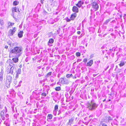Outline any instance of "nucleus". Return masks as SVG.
Returning a JSON list of instances; mask_svg holds the SVG:
<instances>
[{
  "mask_svg": "<svg viewBox=\"0 0 126 126\" xmlns=\"http://www.w3.org/2000/svg\"><path fill=\"white\" fill-rule=\"evenodd\" d=\"M23 49L21 47H16L12 49L10 54L11 55H14L17 57L20 56L22 53Z\"/></svg>",
  "mask_w": 126,
  "mask_h": 126,
  "instance_id": "obj_1",
  "label": "nucleus"
},
{
  "mask_svg": "<svg viewBox=\"0 0 126 126\" xmlns=\"http://www.w3.org/2000/svg\"><path fill=\"white\" fill-rule=\"evenodd\" d=\"M86 106V108L90 110H95L97 106V105L94 102L93 100H92L90 102H89L87 103Z\"/></svg>",
  "mask_w": 126,
  "mask_h": 126,
  "instance_id": "obj_2",
  "label": "nucleus"
},
{
  "mask_svg": "<svg viewBox=\"0 0 126 126\" xmlns=\"http://www.w3.org/2000/svg\"><path fill=\"white\" fill-rule=\"evenodd\" d=\"M12 76L9 74H7L6 75L5 84L7 88H9L10 87L12 79Z\"/></svg>",
  "mask_w": 126,
  "mask_h": 126,
  "instance_id": "obj_3",
  "label": "nucleus"
},
{
  "mask_svg": "<svg viewBox=\"0 0 126 126\" xmlns=\"http://www.w3.org/2000/svg\"><path fill=\"white\" fill-rule=\"evenodd\" d=\"M8 62H9V65L11 67V69L12 70L13 72H14L16 71V65L13 63L12 60L10 59L9 60Z\"/></svg>",
  "mask_w": 126,
  "mask_h": 126,
  "instance_id": "obj_4",
  "label": "nucleus"
},
{
  "mask_svg": "<svg viewBox=\"0 0 126 126\" xmlns=\"http://www.w3.org/2000/svg\"><path fill=\"white\" fill-rule=\"evenodd\" d=\"M92 6L95 11H97L98 9V4L96 2H94L91 3Z\"/></svg>",
  "mask_w": 126,
  "mask_h": 126,
  "instance_id": "obj_5",
  "label": "nucleus"
},
{
  "mask_svg": "<svg viewBox=\"0 0 126 126\" xmlns=\"http://www.w3.org/2000/svg\"><path fill=\"white\" fill-rule=\"evenodd\" d=\"M16 31V28L14 27L13 29H10L8 32V35L9 36H12Z\"/></svg>",
  "mask_w": 126,
  "mask_h": 126,
  "instance_id": "obj_6",
  "label": "nucleus"
},
{
  "mask_svg": "<svg viewBox=\"0 0 126 126\" xmlns=\"http://www.w3.org/2000/svg\"><path fill=\"white\" fill-rule=\"evenodd\" d=\"M4 71L2 69H1V71L0 72V81L2 82L3 79Z\"/></svg>",
  "mask_w": 126,
  "mask_h": 126,
  "instance_id": "obj_7",
  "label": "nucleus"
},
{
  "mask_svg": "<svg viewBox=\"0 0 126 126\" xmlns=\"http://www.w3.org/2000/svg\"><path fill=\"white\" fill-rule=\"evenodd\" d=\"M84 4V2L82 1H79L78 2V3L76 4V5L79 8L81 7L82 5Z\"/></svg>",
  "mask_w": 126,
  "mask_h": 126,
  "instance_id": "obj_8",
  "label": "nucleus"
},
{
  "mask_svg": "<svg viewBox=\"0 0 126 126\" xmlns=\"http://www.w3.org/2000/svg\"><path fill=\"white\" fill-rule=\"evenodd\" d=\"M7 74H9V75H13L14 73V72L12 71L10 68H9L7 69Z\"/></svg>",
  "mask_w": 126,
  "mask_h": 126,
  "instance_id": "obj_9",
  "label": "nucleus"
},
{
  "mask_svg": "<svg viewBox=\"0 0 126 126\" xmlns=\"http://www.w3.org/2000/svg\"><path fill=\"white\" fill-rule=\"evenodd\" d=\"M15 58H13L12 59V61L14 63H16L18 62V58L19 57H17V56H15Z\"/></svg>",
  "mask_w": 126,
  "mask_h": 126,
  "instance_id": "obj_10",
  "label": "nucleus"
},
{
  "mask_svg": "<svg viewBox=\"0 0 126 126\" xmlns=\"http://www.w3.org/2000/svg\"><path fill=\"white\" fill-rule=\"evenodd\" d=\"M72 11L74 12L77 13L78 12L79 9L76 6H74L73 7Z\"/></svg>",
  "mask_w": 126,
  "mask_h": 126,
  "instance_id": "obj_11",
  "label": "nucleus"
},
{
  "mask_svg": "<svg viewBox=\"0 0 126 126\" xmlns=\"http://www.w3.org/2000/svg\"><path fill=\"white\" fill-rule=\"evenodd\" d=\"M64 78H61L59 80V82L57 83V84H59V83H60L62 84H63Z\"/></svg>",
  "mask_w": 126,
  "mask_h": 126,
  "instance_id": "obj_12",
  "label": "nucleus"
},
{
  "mask_svg": "<svg viewBox=\"0 0 126 126\" xmlns=\"http://www.w3.org/2000/svg\"><path fill=\"white\" fill-rule=\"evenodd\" d=\"M93 63V61L92 60H90L89 62H88L87 64V66H90L92 65Z\"/></svg>",
  "mask_w": 126,
  "mask_h": 126,
  "instance_id": "obj_13",
  "label": "nucleus"
},
{
  "mask_svg": "<svg viewBox=\"0 0 126 126\" xmlns=\"http://www.w3.org/2000/svg\"><path fill=\"white\" fill-rule=\"evenodd\" d=\"M23 33V32L22 31H20L18 33V35L19 38H21L22 37Z\"/></svg>",
  "mask_w": 126,
  "mask_h": 126,
  "instance_id": "obj_14",
  "label": "nucleus"
},
{
  "mask_svg": "<svg viewBox=\"0 0 126 126\" xmlns=\"http://www.w3.org/2000/svg\"><path fill=\"white\" fill-rule=\"evenodd\" d=\"M77 14H74L71 15V16L70 17L71 19L72 20L74 19L75 18Z\"/></svg>",
  "mask_w": 126,
  "mask_h": 126,
  "instance_id": "obj_15",
  "label": "nucleus"
},
{
  "mask_svg": "<svg viewBox=\"0 0 126 126\" xmlns=\"http://www.w3.org/2000/svg\"><path fill=\"white\" fill-rule=\"evenodd\" d=\"M69 83V81L66 78H64L63 84H68Z\"/></svg>",
  "mask_w": 126,
  "mask_h": 126,
  "instance_id": "obj_16",
  "label": "nucleus"
},
{
  "mask_svg": "<svg viewBox=\"0 0 126 126\" xmlns=\"http://www.w3.org/2000/svg\"><path fill=\"white\" fill-rule=\"evenodd\" d=\"M73 119L72 118H71L69 120V122L67 124L71 126V124L73 123Z\"/></svg>",
  "mask_w": 126,
  "mask_h": 126,
  "instance_id": "obj_17",
  "label": "nucleus"
},
{
  "mask_svg": "<svg viewBox=\"0 0 126 126\" xmlns=\"http://www.w3.org/2000/svg\"><path fill=\"white\" fill-rule=\"evenodd\" d=\"M52 115L50 114H48L47 116V118L49 119H52Z\"/></svg>",
  "mask_w": 126,
  "mask_h": 126,
  "instance_id": "obj_18",
  "label": "nucleus"
},
{
  "mask_svg": "<svg viewBox=\"0 0 126 126\" xmlns=\"http://www.w3.org/2000/svg\"><path fill=\"white\" fill-rule=\"evenodd\" d=\"M125 62H124L121 61L120 62V63L119 64V66L120 67L123 66L125 64Z\"/></svg>",
  "mask_w": 126,
  "mask_h": 126,
  "instance_id": "obj_19",
  "label": "nucleus"
},
{
  "mask_svg": "<svg viewBox=\"0 0 126 126\" xmlns=\"http://www.w3.org/2000/svg\"><path fill=\"white\" fill-rule=\"evenodd\" d=\"M12 12L14 13V12H17V8L16 7L13 8H12Z\"/></svg>",
  "mask_w": 126,
  "mask_h": 126,
  "instance_id": "obj_20",
  "label": "nucleus"
},
{
  "mask_svg": "<svg viewBox=\"0 0 126 126\" xmlns=\"http://www.w3.org/2000/svg\"><path fill=\"white\" fill-rule=\"evenodd\" d=\"M17 74H20L21 73V70L20 68H19L17 71Z\"/></svg>",
  "mask_w": 126,
  "mask_h": 126,
  "instance_id": "obj_21",
  "label": "nucleus"
},
{
  "mask_svg": "<svg viewBox=\"0 0 126 126\" xmlns=\"http://www.w3.org/2000/svg\"><path fill=\"white\" fill-rule=\"evenodd\" d=\"M54 42V39H50L48 41V43L50 44H52Z\"/></svg>",
  "mask_w": 126,
  "mask_h": 126,
  "instance_id": "obj_22",
  "label": "nucleus"
},
{
  "mask_svg": "<svg viewBox=\"0 0 126 126\" xmlns=\"http://www.w3.org/2000/svg\"><path fill=\"white\" fill-rule=\"evenodd\" d=\"M73 76L72 74H67L66 76V77L67 78H69Z\"/></svg>",
  "mask_w": 126,
  "mask_h": 126,
  "instance_id": "obj_23",
  "label": "nucleus"
},
{
  "mask_svg": "<svg viewBox=\"0 0 126 126\" xmlns=\"http://www.w3.org/2000/svg\"><path fill=\"white\" fill-rule=\"evenodd\" d=\"M19 3V2L17 1H14L13 2V5H18Z\"/></svg>",
  "mask_w": 126,
  "mask_h": 126,
  "instance_id": "obj_24",
  "label": "nucleus"
},
{
  "mask_svg": "<svg viewBox=\"0 0 126 126\" xmlns=\"http://www.w3.org/2000/svg\"><path fill=\"white\" fill-rule=\"evenodd\" d=\"M4 24L3 21L2 20H0V25L1 26H3V25Z\"/></svg>",
  "mask_w": 126,
  "mask_h": 126,
  "instance_id": "obj_25",
  "label": "nucleus"
},
{
  "mask_svg": "<svg viewBox=\"0 0 126 126\" xmlns=\"http://www.w3.org/2000/svg\"><path fill=\"white\" fill-rule=\"evenodd\" d=\"M76 56L77 57H79L80 56V53L79 52H77L76 53Z\"/></svg>",
  "mask_w": 126,
  "mask_h": 126,
  "instance_id": "obj_26",
  "label": "nucleus"
},
{
  "mask_svg": "<svg viewBox=\"0 0 126 126\" xmlns=\"http://www.w3.org/2000/svg\"><path fill=\"white\" fill-rule=\"evenodd\" d=\"M61 89L60 87H56L55 88V90L57 91H59Z\"/></svg>",
  "mask_w": 126,
  "mask_h": 126,
  "instance_id": "obj_27",
  "label": "nucleus"
},
{
  "mask_svg": "<svg viewBox=\"0 0 126 126\" xmlns=\"http://www.w3.org/2000/svg\"><path fill=\"white\" fill-rule=\"evenodd\" d=\"M58 108V105H55L54 107V110H57Z\"/></svg>",
  "mask_w": 126,
  "mask_h": 126,
  "instance_id": "obj_28",
  "label": "nucleus"
},
{
  "mask_svg": "<svg viewBox=\"0 0 126 126\" xmlns=\"http://www.w3.org/2000/svg\"><path fill=\"white\" fill-rule=\"evenodd\" d=\"M4 111H1L0 112V116H4Z\"/></svg>",
  "mask_w": 126,
  "mask_h": 126,
  "instance_id": "obj_29",
  "label": "nucleus"
},
{
  "mask_svg": "<svg viewBox=\"0 0 126 126\" xmlns=\"http://www.w3.org/2000/svg\"><path fill=\"white\" fill-rule=\"evenodd\" d=\"M14 23H11V22H9L8 23V24L9 26H12L14 25Z\"/></svg>",
  "mask_w": 126,
  "mask_h": 126,
  "instance_id": "obj_30",
  "label": "nucleus"
},
{
  "mask_svg": "<svg viewBox=\"0 0 126 126\" xmlns=\"http://www.w3.org/2000/svg\"><path fill=\"white\" fill-rule=\"evenodd\" d=\"M51 73L52 72H49L47 74V77H49L50 75H51Z\"/></svg>",
  "mask_w": 126,
  "mask_h": 126,
  "instance_id": "obj_31",
  "label": "nucleus"
},
{
  "mask_svg": "<svg viewBox=\"0 0 126 126\" xmlns=\"http://www.w3.org/2000/svg\"><path fill=\"white\" fill-rule=\"evenodd\" d=\"M0 117L3 120H5V118L4 117V116H1Z\"/></svg>",
  "mask_w": 126,
  "mask_h": 126,
  "instance_id": "obj_32",
  "label": "nucleus"
},
{
  "mask_svg": "<svg viewBox=\"0 0 126 126\" xmlns=\"http://www.w3.org/2000/svg\"><path fill=\"white\" fill-rule=\"evenodd\" d=\"M41 95L42 96H46V94L45 93H42L41 94Z\"/></svg>",
  "mask_w": 126,
  "mask_h": 126,
  "instance_id": "obj_33",
  "label": "nucleus"
},
{
  "mask_svg": "<svg viewBox=\"0 0 126 126\" xmlns=\"http://www.w3.org/2000/svg\"><path fill=\"white\" fill-rule=\"evenodd\" d=\"M87 59H86V58H85L83 60V62L85 63H86V62H87Z\"/></svg>",
  "mask_w": 126,
  "mask_h": 126,
  "instance_id": "obj_34",
  "label": "nucleus"
},
{
  "mask_svg": "<svg viewBox=\"0 0 126 126\" xmlns=\"http://www.w3.org/2000/svg\"><path fill=\"white\" fill-rule=\"evenodd\" d=\"M56 111L57 110H54L53 111V113L55 115H56Z\"/></svg>",
  "mask_w": 126,
  "mask_h": 126,
  "instance_id": "obj_35",
  "label": "nucleus"
},
{
  "mask_svg": "<svg viewBox=\"0 0 126 126\" xmlns=\"http://www.w3.org/2000/svg\"><path fill=\"white\" fill-rule=\"evenodd\" d=\"M10 124L9 123H8L7 124H6V126H10Z\"/></svg>",
  "mask_w": 126,
  "mask_h": 126,
  "instance_id": "obj_36",
  "label": "nucleus"
},
{
  "mask_svg": "<svg viewBox=\"0 0 126 126\" xmlns=\"http://www.w3.org/2000/svg\"><path fill=\"white\" fill-rule=\"evenodd\" d=\"M81 61V59H78L77 60V62H80Z\"/></svg>",
  "mask_w": 126,
  "mask_h": 126,
  "instance_id": "obj_37",
  "label": "nucleus"
},
{
  "mask_svg": "<svg viewBox=\"0 0 126 126\" xmlns=\"http://www.w3.org/2000/svg\"><path fill=\"white\" fill-rule=\"evenodd\" d=\"M14 14H12V16L13 17V18L15 19H16V18L14 16Z\"/></svg>",
  "mask_w": 126,
  "mask_h": 126,
  "instance_id": "obj_38",
  "label": "nucleus"
},
{
  "mask_svg": "<svg viewBox=\"0 0 126 126\" xmlns=\"http://www.w3.org/2000/svg\"><path fill=\"white\" fill-rule=\"evenodd\" d=\"M44 0H41L40 2L42 4H43V2Z\"/></svg>",
  "mask_w": 126,
  "mask_h": 126,
  "instance_id": "obj_39",
  "label": "nucleus"
},
{
  "mask_svg": "<svg viewBox=\"0 0 126 126\" xmlns=\"http://www.w3.org/2000/svg\"><path fill=\"white\" fill-rule=\"evenodd\" d=\"M9 117V115L8 114H6L5 115V117L7 118H8Z\"/></svg>",
  "mask_w": 126,
  "mask_h": 126,
  "instance_id": "obj_40",
  "label": "nucleus"
},
{
  "mask_svg": "<svg viewBox=\"0 0 126 126\" xmlns=\"http://www.w3.org/2000/svg\"><path fill=\"white\" fill-rule=\"evenodd\" d=\"M19 74H16V78H18V75Z\"/></svg>",
  "mask_w": 126,
  "mask_h": 126,
  "instance_id": "obj_41",
  "label": "nucleus"
},
{
  "mask_svg": "<svg viewBox=\"0 0 126 126\" xmlns=\"http://www.w3.org/2000/svg\"><path fill=\"white\" fill-rule=\"evenodd\" d=\"M43 76V75L41 74H38V76L39 77H40L41 76Z\"/></svg>",
  "mask_w": 126,
  "mask_h": 126,
  "instance_id": "obj_42",
  "label": "nucleus"
},
{
  "mask_svg": "<svg viewBox=\"0 0 126 126\" xmlns=\"http://www.w3.org/2000/svg\"><path fill=\"white\" fill-rule=\"evenodd\" d=\"M109 21H110V20L109 19H108V20H107L106 21V23H107L108 22H109Z\"/></svg>",
  "mask_w": 126,
  "mask_h": 126,
  "instance_id": "obj_43",
  "label": "nucleus"
},
{
  "mask_svg": "<svg viewBox=\"0 0 126 126\" xmlns=\"http://www.w3.org/2000/svg\"><path fill=\"white\" fill-rule=\"evenodd\" d=\"M17 12H18V13H19V12H20V11L17 8Z\"/></svg>",
  "mask_w": 126,
  "mask_h": 126,
  "instance_id": "obj_44",
  "label": "nucleus"
},
{
  "mask_svg": "<svg viewBox=\"0 0 126 126\" xmlns=\"http://www.w3.org/2000/svg\"><path fill=\"white\" fill-rule=\"evenodd\" d=\"M7 123H7L6 122V121H4V122L3 124H5V125H6V124H7Z\"/></svg>",
  "mask_w": 126,
  "mask_h": 126,
  "instance_id": "obj_45",
  "label": "nucleus"
},
{
  "mask_svg": "<svg viewBox=\"0 0 126 126\" xmlns=\"http://www.w3.org/2000/svg\"><path fill=\"white\" fill-rule=\"evenodd\" d=\"M77 34H80V31H78L77 32Z\"/></svg>",
  "mask_w": 126,
  "mask_h": 126,
  "instance_id": "obj_46",
  "label": "nucleus"
},
{
  "mask_svg": "<svg viewBox=\"0 0 126 126\" xmlns=\"http://www.w3.org/2000/svg\"><path fill=\"white\" fill-rule=\"evenodd\" d=\"M72 78L74 79H75L76 78V77L74 76V77H73Z\"/></svg>",
  "mask_w": 126,
  "mask_h": 126,
  "instance_id": "obj_47",
  "label": "nucleus"
},
{
  "mask_svg": "<svg viewBox=\"0 0 126 126\" xmlns=\"http://www.w3.org/2000/svg\"><path fill=\"white\" fill-rule=\"evenodd\" d=\"M102 126H107V125L105 124H102Z\"/></svg>",
  "mask_w": 126,
  "mask_h": 126,
  "instance_id": "obj_48",
  "label": "nucleus"
},
{
  "mask_svg": "<svg viewBox=\"0 0 126 126\" xmlns=\"http://www.w3.org/2000/svg\"><path fill=\"white\" fill-rule=\"evenodd\" d=\"M5 48L6 49H7L8 48V46H6L5 47Z\"/></svg>",
  "mask_w": 126,
  "mask_h": 126,
  "instance_id": "obj_49",
  "label": "nucleus"
},
{
  "mask_svg": "<svg viewBox=\"0 0 126 126\" xmlns=\"http://www.w3.org/2000/svg\"><path fill=\"white\" fill-rule=\"evenodd\" d=\"M70 21V20L69 19H68V20H67V22H69Z\"/></svg>",
  "mask_w": 126,
  "mask_h": 126,
  "instance_id": "obj_50",
  "label": "nucleus"
},
{
  "mask_svg": "<svg viewBox=\"0 0 126 126\" xmlns=\"http://www.w3.org/2000/svg\"><path fill=\"white\" fill-rule=\"evenodd\" d=\"M57 56L58 57V59H59V56L58 55H57Z\"/></svg>",
  "mask_w": 126,
  "mask_h": 126,
  "instance_id": "obj_51",
  "label": "nucleus"
},
{
  "mask_svg": "<svg viewBox=\"0 0 126 126\" xmlns=\"http://www.w3.org/2000/svg\"><path fill=\"white\" fill-rule=\"evenodd\" d=\"M95 76H96V75H95V74H94V75H93V76H94V77H95Z\"/></svg>",
  "mask_w": 126,
  "mask_h": 126,
  "instance_id": "obj_52",
  "label": "nucleus"
},
{
  "mask_svg": "<svg viewBox=\"0 0 126 126\" xmlns=\"http://www.w3.org/2000/svg\"><path fill=\"white\" fill-rule=\"evenodd\" d=\"M1 100V97H0V102Z\"/></svg>",
  "mask_w": 126,
  "mask_h": 126,
  "instance_id": "obj_53",
  "label": "nucleus"
},
{
  "mask_svg": "<svg viewBox=\"0 0 126 126\" xmlns=\"http://www.w3.org/2000/svg\"><path fill=\"white\" fill-rule=\"evenodd\" d=\"M86 47H87V44H86Z\"/></svg>",
  "mask_w": 126,
  "mask_h": 126,
  "instance_id": "obj_54",
  "label": "nucleus"
},
{
  "mask_svg": "<svg viewBox=\"0 0 126 126\" xmlns=\"http://www.w3.org/2000/svg\"><path fill=\"white\" fill-rule=\"evenodd\" d=\"M105 100H106V99H104V100L103 101V102H104V101H105Z\"/></svg>",
  "mask_w": 126,
  "mask_h": 126,
  "instance_id": "obj_55",
  "label": "nucleus"
},
{
  "mask_svg": "<svg viewBox=\"0 0 126 126\" xmlns=\"http://www.w3.org/2000/svg\"><path fill=\"white\" fill-rule=\"evenodd\" d=\"M76 63V62H74V63H73V64H75Z\"/></svg>",
  "mask_w": 126,
  "mask_h": 126,
  "instance_id": "obj_56",
  "label": "nucleus"
},
{
  "mask_svg": "<svg viewBox=\"0 0 126 126\" xmlns=\"http://www.w3.org/2000/svg\"><path fill=\"white\" fill-rule=\"evenodd\" d=\"M1 108V106L0 105V109Z\"/></svg>",
  "mask_w": 126,
  "mask_h": 126,
  "instance_id": "obj_57",
  "label": "nucleus"
},
{
  "mask_svg": "<svg viewBox=\"0 0 126 126\" xmlns=\"http://www.w3.org/2000/svg\"><path fill=\"white\" fill-rule=\"evenodd\" d=\"M106 34H104V36H105Z\"/></svg>",
  "mask_w": 126,
  "mask_h": 126,
  "instance_id": "obj_58",
  "label": "nucleus"
},
{
  "mask_svg": "<svg viewBox=\"0 0 126 126\" xmlns=\"http://www.w3.org/2000/svg\"><path fill=\"white\" fill-rule=\"evenodd\" d=\"M72 99H73V96L72 97Z\"/></svg>",
  "mask_w": 126,
  "mask_h": 126,
  "instance_id": "obj_59",
  "label": "nucleus"
},
{
  "mask_svg": "<svg viewBox=\"0 0 126 126\" xmlns=\"http://www.w3.org/2000/svg\"><path fill=\"white\" fill-rule=\"evenodd\" d=\"M109 101H110V99H109Z\"/></svg>",
  "mask_w": 126,
  "mask_h": 126,
  "instance_id": "obj_60",
  "label": "nucleus"
},
{
  "mask_svg": "<svg viewBox=\"0 0 126 126\" xmlns=\"http://www.w3.org/2000/svg\"><path fill=\"white\" fill-rule=\"evenodd\" d=\"M0 85H1V83L0 82Z\"/></svg>",
  "mask_w": 126,
  "mask_h": 126,
  "instance_id": "obj_61",
  "label": "nucleus"
},
{
  "mask_svg": "<svg viewBox=\"0 0 126 126\" xmlns=\"http://www.w3.org/2000/svg\"><path fill=\"white\" fill-rule=\"evenodd\" d=\"M22 82V81H20V82Z\"/></svg>",
  "mask_w": 126,
  "mask_h": 126,
  "instance_id": "obj_62",
  "label": "nucleus"
},
{
  "mask_svg": "<svg viewBox=\"0 0 126 126\" xmlns=\"http://www.w3.org/2000/svg\"><path fill=\"white\" fill-rule=\"evenodd\" d=\"M20 66L21 67V66H20Z\"/></svg>",
  "mask_w": 126,
  "mask_h": 126,
  "instance_id": "obj_63",
  "label": "nucleus"
},
{
  "mask_svg": "<svg viewBox=\"0 0 126 126\" xmlns=\"http://www.w3.org/2000/svg\"><path fill=\"white\" fill-rule=\"evenodd\" d=\"M20 66L21 67V66H20Z\"/></svg>",
  "mask_w": 126,
  "mask_h": 126,
  "instance_id": "obj_64",
  "label": "nucleus"
}]
</instances>
